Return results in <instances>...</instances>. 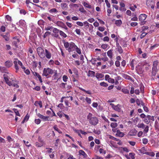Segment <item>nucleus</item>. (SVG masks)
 <instances>
[{
	"mask_svg": "<svg viewBox=\"0 0 159 159\" xmlns=\"http://www.w3.org/2000/svg\"><path fill=\"white\" fill-rule=\"evenodd\" d=\"M4 79L6 82V83L9 86H12L16 88H19V85L17 84V82L16 80H13L11 81L9 80L10 77H9L7 74H4L3 75Z\"/></svg>",
	"mask_w": 159,
	"mask_h": 159,
	"instance_id": "f257e3e1",
	"label": "nucleus"
},
{
	"mask_svg": "<svg viewBox=\"0 0 159 159\" xmlns=\"http://www.w3.org/2000/svg\"><path fill=\"white\" fill-rule=\"evenodd\" d=\"M87 119L89 123L91 125H95L98 122V118L90 113H89L87 116Z\"/></svg>",
	"mask_w": 159,
	"mask_h": 159,
	"instance_id": "f03ea898",
	"label": "nucleus"
},
{
	"mask_svg": "<svg viewBox=\"0 0 159 159\" xmlns=\"http://www.w3.org/2000/svg\"><path fill=\"white\" fill-rule=\"evenodd\" d=\"M63 43L65 47L69 52H70L75 50V48L76 47V45L74 43H69L64 41Z\"/></svg>",
	"mask_w": 159,
	"mask_h": 159,
	"instance_id": "7ed1b4c3",
	"label": "nucleus"
},
{
	"mask_svg": "<svg viewBox=\"0 0 159 159\" xmlns=\"http://www.w3.org/2000/svg\"><path fill=\"white\" fill-rule=\"evenodd\" d=\"M53 73V71L52 69L49 68H44L43 69L42 74L43 76H47L49 74H52Z\"/></svg>",
	"mask_w": 159,
	"mask_h": 159,
	"instance_id": "20e7f679",
	"label": "nucleus"
},
{
	"mask_svg": "<svg viewBox=\"0 0 159 159\" xmlns=\"http://www.w3.org/2000/svg\"><path fill=\"white\" fill-rule=\"evenodd\" d=\"M37 51L40 58L42 59L45 58L44 51L42 48H38L37 49Z\"/></svg>",
	"mask_w": 159,
	"mask_h": 159,
	"instance_id": "39448f33",
	"label": "nucleus"
},
{
	"mask_svg": "<svg viewBox=\"0 0 159 159\" xmlns=\"http://www.w3.org/2000/svg\"><path fill=\"white\" fill-rule=\"evenodd\" d=\"M110 105L111 106L112 108L115 111L118 112L121 111V106L120 104H118L116 105H115L114 104L111 103L110 104Z\"/></svg>",
	"mask_w": 159,
	"mask_h": 159,
	"instance_id": "423d86ee",
	"label": "nucleus"
},
{
	"mask_svg": "<svg viewBox=\"0 0 159 159\" xmlns=\"http://www.w3.org/2000/svg\"><path fill=\"white\" fill-rule=\"evenodd\" d=\"M146 4L148 8L151 7L152 9L154 8L155 2L152 0H147Z\"/></svg>",
	"mask_w": 159,
	"mask_h": 159,
	"instance_id": "0eeeda50",
	"label": "nucleus"
},
{
	"mask_svg": "<svg viewBox=\"0 0 159 159\" xmlns=\"http://www.w3.org/2000/svg\"><path fill=\"white\" fill-rule=\"evenodd\" d=\"M136 71L138 74H141L143 72V67L141 65H138L136 67Z\"/></svg>",
	"mask_w": 159,
	"mask_h": 159,
	"instance_id": "6e6552de",
	"label": "nucleus"
},
{
	"mask_svg": "<svg viewBox=\"0 0 159 159\" xmlns=\"http://www.w3.org/2000/svg\"><path fill=\"white\" fill-rule=\"evenodd\" d=\"M52 54L47 49L45 50V57L48 59H50L51 58Z\"/></svg>",
	"mask_w": 159,
	"mask_h": 159,
	"instance_id": "1a4fd4ad",
	"label": "nucleus"
},
{
	"mask_svg": "<svg viewBox=\"0 0 159 159\" xmlns=\"http://www.w3.org/2000/svg\"><path fill=\"white\" fill-rule=\"evenodd\" d=\"M147 17V16L145 14H141L139 16V20L141 23L143 22L145 20Z\"/></svg>",
	"mask_w": 159,
	"mask_h": 159,
	"instance_id": "9d476101",
	"label": "nucleus"
},
{
	"mask_svg": "<svg viewBox=\"0 0 159 159\" xmlns=\"http://www.w3.org/2000/svg\"><path fill=\"white\" fill-rule=\"evenodd\" d=\"M13 44L16 47H17V44L19 43L20 41L16 37L13 38Z\"/></svg>",
	"mask_w": 159,
	"mask_h": 159,
	"instance_id": "9b49d317",
	"label": "nucleus"
},
{
	"mask_svg": "<svg viewBox=\"0 0 159 159\" xmlns=\"http://www.w3.org/2000/svg\"><path fill=\"white\" fill-rule=\"evenodd\" d=\"M135 154L134 153L131 152L129 154V155H125V157L127 159H134L135 158L134 157Z\"/></svg>",
	"mask_w": 159,
	"mask_h": 159,
	"instance_id": "f8f14e48",
	"label": "nucleus"
},
{
	"mask_svg": "<svg viewBox=\"0 0 159 159\" xmlns=\"http://www.w3.org/2000/svg\"><path fill=\"white\" fill-rule=\"evenodd\" d=\"M5 65L7 68H8L12 66L13 63L11 61H7L5 62Z\"/></svg>",
	"mask_w": 159,
	"mask_h": 159,
	"instance_id": "ddd939ff",
	"label": "nucleus"
},
{
	"mask_svg": "<svg viewBox=\"0 0 159 159\" xmlns=\"http://www.w3.org/2000/svg\"><path fill=\"white\" fill-rule=\"evenodd\" d=\"M151 117V116L149 115L147 116L144 118V122L147 124H149L150 122V117Z\"/></svg>",
	"mask_w": 159,
	"mask_h": 159,
	"instance_id": "4468645a",
	"label": "nucleus"
},
{
	"mask_svg": "<svg viewBox=\"0 0 159 159\" xmlns=\"http://www.w3.org/2000/svg\"><path fill=\"white\" fill-rule=\"evenodd\" d=\"M113 49H111L110 50H109L107 52V55L111 59H112V58L113 57V53L112 51Z\"/></svg>",
	"mask_w": 159,
	"mask_h": 159,
	"instance_id": "2eb2a0df",
	"label": "nucleus"
},
{
	"mask_svg": "<svg viewBox=\"0 0 159 159\" xmlns=\"http://www.w3.org/2000/svg\"><path fill=\"white\" fill-rule=\"evenodd\" d=\"M116 47H117L116 49H117V51L120 54H121L123 53V50L121 48V47L120 45L119 44H117L116 45Z\"/></svg>",
	"mask_w": 159,
	"mask_h": 159,
	"instance_id": "dca6fc26",
	"label": "nucleus"
},
{
	"mask_svg": "<svg viewBox=\"0 0 159 159\" xmlns=\"http://www.w3.org/2000/svg\"><path fill=\"white\" fill-rule=\"evenodd\" d=\"M137 131L135 129L131 130L129 133V134L130 136H135L137 133Z\"/></svg>",
	"mask_w": 159,
	"mask_h": 159,
	"instance_id": "f3484780",
	"label": "nucleus"
},
{
	"mask_svg": "<svg viewBox=\"0 0 159 159\" xmlns=\"http://www.w3.org/2000/svg\"><path fill=\"white\" fill-rule=\"evenodd\" d=\"M104 76V75L101 73H97L95 76L97 79L98 80L102 78Z\"/></svg>",
	"mask_w": 159,
	"mask_h": 159,
	"instance_id": "a211bd4d",
	"label": "nucleus"
},
{
	"mask_svg": "<svg viewBox=\"0 0 159 159\" xmlns=\"http://www.w3.org/2000/svg\"><path fill=\"white\" fill-rule=\"evenodd\" d=\"M61 6L62 9L64 10H66L68 8L67 5L66 3H61Z\"/></svg>",
	"mask_w": 159,
	"mask_h": 159,
	"instance_id": "6ab92c4d",
	"label": "nucleus"
},
{
	"mask_svg": "<svg viewBox=\"0 0 159 159\" xmlns=\"http://www.w3.org/2000/svg\"><path fill=\"white\" fill-rule=\"evenodd\" d=\"M79 154L80 155H82L84 158H86L87 157V154L82 150H80L79 151Z\"/></svg>",
	"mask_w": 159,
	"mask_h": 159,
	"instance_id": "aec40b11",
	"label": "nucleus"
},
{
	"mask_svg": "<svg viewBox=\"0 0 159 159\" xmlns=\"http://www.w3.org/2000/svg\"><path fill=\"white\" fill-rule=\"evenodd\" d=\"M95 72L93 71L89 70L88 71V73L87 75L89 77H93L94 76Z\"/></svg>",
	"mask_w": 159,
	"mask_h": 159,
	"instance_id": "412c9836",
	"label": "nucleus"
},
{
	"mask_svg": "<svg viewBox=\"0 0 159 159\" xmlns=\"http://www.w3.org/2000/svg\"><path fill=\"white\" fill-rule=\"evenodd\" d=\"M13 63L14 64L16 70V72H17L19 70V67L18 66V63L16 59L14 61Z\"/></svg>",
	"mask_w": 159,
	"mask_h": 159,
	"instance_id": "4be33fe9",
	"label": "nucleus"
},
{
	"mask_svg": "<svg viewBox=\"0 0 159 159\" xmlns=\"http://www.w3.org/2000/svg\"><path fill=\"white\" fill-rule=\"evenodd\" d=\"M33 73L34 75L36 76L38 78L40 83H42L43 81L41 79V77L40 75L37 72H35L34 73V72Z\"/></svg>",
	"mask_w": 159,
	"mask_h": 159,
	"instance_id": "5701e85b",
	"label": "nucleus"
},
{
	"mask_svg": "<svg viewBox=\"0 0 159 159\" xmlns=\"http://www.w3.org/2000/svg\"><path fill=\"white\" fill-rule=\"evenodd\" d=\"M79 89L81 91H82L85 93H86L87 94H92V92L91 90H86L85 89L81 88H79Z\"/></svg>",
	"mask_w": 159,
	"mask_h": 159,
	"instance_id": "b1692460",
	"label": "nucleus"
},
{
	"mask_svg": "<svg viewBox=\"0 0 159 159\" xmlns=\"http://www.w3.org/2000/svg\"><path fill=\"white\" fill-rule=\"evenodd\" d=\"M118 136L120 137H123L124 135V134L122 132H120V131L118 130L117 131V133L116 134Z\"/></svg>",
	"mask_w": 159,
	"mask_h": 159,
	"instance_id": "393cba45",
	"label": "nucleus"
},
{
	"mask_svg": "<svg viewBox=\"0 0 159 159\" xmlns=\"http://www.w3.org/2000/svg\"><path fill=\"white\" fill-rule=\"evenodd\" d=\"M143 153L148 155H149L151 157H153L155 155V153L152 152H143Z\"/></svg>",
	"mask_w": 159,
	"mask_h": 159,
	"instance_id": "a878e982",
	"label": "nucleus"
},
{
	"mask_svg": "<svg viewBox=\"0 0 159 159\" xmlns=\"http://www.w3.org/2000/svg\"><path fill=\"white\" fill-rule=\"evenodd\" d=\"M120 43L122 46L123 47H125L126 46L127 44L126 42L122 39H121L120 40Z\"/></svg>",
	"mask_w": 159,
	"mask_h": 159,
	"instance_id": "bb28decb",
	"label": "nucleus"
},
{
	"mask_svg": "<svg viewBox=\"0 0 159 159\" xmlns=\"http://www.w3.org/2000/svg\"><path fill=\"white\" fill-rule=\"evenodd\" d=\"M122 22L121 20H116L115 21V24L117 26H120L122 24Z\"/></svg>",
	"mask_w": 159,
	"mask_h": 159,
	"instance_id": "cd10ccee",
	"label": "nucleus"
},
{
	"mask_svg": "<svg viewBox=\"0 0 159 159\" xmlns=\"http://www.w3.org/2000/svg\"><path fill=\"white\" fill-rule=\"evenodd\" d=\"M158 71L157 69L152 68V73L153 76H155Z\"/></svg>",
	"mask_w": 159,
	"mask_h": 159,
	"instance_id": "c85d7f7f",
	"label": "nucleus"
},
{
	"mask_svg": "<svg viewBox=\"0 0 159 159\" xmlns=\"http://www.w3.org/2000/svg\"><path fill=\"white\" fill-rule=\"evenodd\" d=\"M84 25L85 27H89L90 26L93 29V26L91 24H89V23L87 21H85L83 22Z\"/></svg>",
	"mask_w": 159,
	"mask_h": 159,
	"instance_id": "c756f323",
	"label": "nucleus"
},
{
	"mask_svg": "<svg viewBox=\"0 0 159 159\" xmlns=\"http://www.w3.org/2000/svg\"><path fill=\"white\" fill-rule=\"evenodd\" d=\"M17 61V63H18V65H20L21 66V67L24 70H25V68L23 65V64L19 60H18L17 59H16Z\"/></svg>",
	"mask_w": 159,
	"mask_h": 159,
	"instance_id": "7c9ffc66",
	"label": "nucleus"
},
{
	"mask_svg": "<svg viewBox=\"0 0 159 159\" xmlns=\"http://www.w3.org/2000/svg\"><path fill=\"white\" fill-rule=\"evenodd\" d=\"M3 38L5 39L7 41H8L9 40V37L10 36L9 34L8 33H7L6 34V35H3Z\"/></svg>",
	"mask_w": 159,
	"mask_h": 159,
	"instance_id": "2f4dec72",
	"label": "nucleus"
},
{
	"mask_svg": "<svg viewBox=\"0 0 159 159\" xmlns=\"http://www.w3.org/2000/svg\"><path fill=\"white\" fill-rule=\"evenodd\" d=\"M135 60L134 59H133L132 61L131 62L130 65L131 66V69L132 70H134V64L135 63Z\"/></svg>",
	"mask_w": 159,
	"mask_h": 159,
	"instance_id": "473e14b6",
	"label": "nucleus"
},
{
	"mask_svg": "<svg viewBox=\"0 0 159 159\" xmlns=\"http://www.w3.org/2000/svg\"><path fill=\"white\" fill-rule=\"evenodd\" d=\"M53 129L56 131H57L59 133H62V132L61 130H59L57 126L56 125L53 127Z\"/></svg>",
	"mask_w": 159,
	"mask_h": 159,
	"instance_id": "72a5a7b5",
	"label": "nucleus"
},
{
	"mask_svg": "<svg viewBox=\"0 0 159 159\" xmlns=\"http://www.w3.org/2000/svg\"><path fill=\"white\" fill-rule=\"evenodd\" d=\"M158 62L157 61H154L153 64V67L152 68L157 69V66Z\"/></svg>",
	"mask_w": 159,
	"mask_h": 159,
	"instance_id": "f704fd0d",
	"label": "nucleus"
},
{
	"mask_svg": "<svg viewBox=\"0 0 159 159\" xmlns=\"http://www.w3.org/2000/svg\"><path fill=\"white\" fill-rule=\"evenodd\" d=\"M83 5L85 7L88 8H91V6L90 5H89V4L88 3L86 2H84L83 3Z\"/></svg>",
	"mask_w": 159,
	"mask_h": 159,
	"instance_id": "c9c22d12",
	"label": "nucleus"
},
{
	"mask_svg": "<svg viewBox=\"0 0 159 159\" xmlns=\"http://www.w3.org/2000/svg\"><path fill=\"white\" fill-rule=\"evenodd\" d=\"M59 33H60V35L61 36L63 37L64 38H66L67 36L66 34H65L61 30H60L59 31Z\"/></svg>",
	"mask_w": 159,
	"mask_h": 159,
	"instance_id": "e433bc0d",
	"label": "nucleus"
},
{
	"mask_svg": "<svg viewBox=\"0 0 159 159\" xmlns=\"http://www.w3.org/2000/svg\"><path fill=\"white\" fill-rule=\"evenodd\" d=\"M49 12L50 13H57V11L56 9L53 8L49 10Z\"/></svg>",
	"mask_w": 159,
	"mask_h": 159,
	"instance_id": "4c0bfd02",
	"label": "nucleus"
},
{
	"mask_svg": "<svg viewBox=\"0 0 159 159\" xmlns=\"http://www.w3.org/2000/svg\"><path fill=\"white\" fill-rule=\"evenodd\" d=\"M75 50H76V52L79 54H81V51L80 49L79 48L76 46V47L75 48Z\"/></svg>",
	"mask_w": 159,
	"mask_h": 159,
	"instance_id": "58836bf2",
	"label": "nucleus"
},
{
	"mask_svg": "<svg viewBox=\"0 0 159 159\" xmlns=\"http://www.w3.org/2000/svg\"><path fill=\"white\" fill-rule=\"evenodd\" d=\"M38 104L39 106L40 107V108H41L42 107V103L41 101H39L38 102L37 101H36L35 102V105H36V104Z\"/></svg>",
	"mask_w": 159,
	"mask_h": 159,
	"instance_id": "ea45409f",
	"label": "nucleus"
},
{
	"mask_svg": "<svg viewBox=\"0 0 159 159\" xmlns=\"http://www.w3.org/2000/svg\"><path fill=\"white\" fill-rule=\"evenodd\" d=\"M117 126V124L116 123H112L111 124V126L112 128H115Z\"/></svg>",
	"mask_w": 159,
	"mask_h": 159,
	"instance_id": "a19ab883",
	"label": "nucleus"
},
{
	"mask_svg": "<svg viewBox=\"0 0 159 159\" xmlns=\"http://www.w3.org/2000/svg\"><path fill=\"white\" fill-rule=\"evenodd\" d=\"M35 146L37 147H41L43 146L42 144H41L39 142H37L35 143Z\"/></svg>",
	"mask_w": 159,
	"mask_h": 159,
	"instance_id": "79ce46f5",
	"label": "nucleus"
},
{
	"mask_svg": "<svg viewBox=\"0 0 159 159\" xmlns=\"http://www.w3.org/2000/svg\"><path fill=\"white\" fill-rule=\"evenodd\" d=\"M100 85L101 86L106 87L108 86V84H107V83L105 82H101L100 84Z\"/></svg>",
	"mask_w": 159,
	"mask_h": 159,
	"instance_id": "37998d69",
	"label": "nucleus"
},
{
	"mask_svg": "<svg viewBox=\"0 0 159 159\" xmlns=\"http://www.w3.org/2000/svg\"><path fill=\"white\" fill-rule=\"evenodd\" d=\"M60 31V30L58 29H57V28H53V29L52 31H53V33H54L55 34H57L59 32V31Z\"/></svg>",
	"mask_w": 159,
	"mask_h": 159,
	"instance_id": "c03bdc74",
	"label": "nucleus"
},
{
	"mask_svg": "<svg viewBox=\"0 0 159 159\" xmlns=\"http://www.w3.org/2000/svg\"><path fill=\"white\" fill-rule=\"evenodd\" d=\"M13 110L14 111L16 115L18 116H20V113L16 109L14 108L13 109Z\"/></svg>",
	"mask_w": 159,
	"mask_h": 159,
	"instance_id": "a18cd8bd",
	"label": "nucleus"
},
{
	"mask_svg": "<svg viewBox=\"0 0 159 159\" xmlns=\"http://www.w3.org/2000/svg\"><path fill=\"white\" fill-rule=\"evenodd\" d=\"M85 100L89 104H91V100L90 98L86 97L85 98Z\"/></svg>",
	"mask_w": 159,
	"mask_h": 159,
	"instance_id": "49530a36",
	"label": "nucleus"
},
{
	"mask_svg": "<svg viewBox=\"0 0 159 159\" xmlns=\"http://www.w3.org/2000/svg\"><path fill=\"white\" fill-rule=\"evenodd\" d=\"M145 126V125L143 123H141L140 124H139L138 125V127L139 128H144Z\"/></svg>",
	"mask_w": 159,
	"mask_h": 159,
	"instance_id": "de8ad7c7",
	"label": "nucleus"
},
{
	"mask_svg": "<svg viewBox=\"0 0 159 159\" xmlns=\"http://www.w3.org/2000/svg\"><path fill=\"white\" fill-rule=\"evenodd\" d=\"M142 141L143 143L144 144H147L148 141V139L146 138L143 139H142Z\"/></svg>",
	"mask_w": 159,
	"mask_h": 159,
	"instance_id": "09e8293b",
	"label": "nucleus"
},
{
	"mask_svg": "<svg viewBox=\"0 0 159 159\" xmlns=\"http://www.w3.org/2000/svg\"><path fill=\"white\" fill-rule=\"evenodd\" d=\"M62 78L63 81L65 82H66L68 79L67 76L66 75H64L63 76Z\"/></svg>",
	"mask_w": 159,
	"mask_h": 159,
	"instance_id": "8fccbe9b",
	"label": "nucleus"
},
{
	"mask_svg": "<svg viewBox=\"0 0 159 159\" xmlns=\"http://www.w3.org/2000/svg\"><path fill=\"white\" fill-rule=\"evenodd\" d=\"M76 24L77 25L80 26H82L84 25L83 23L80 21L76 22Z\"/></svg>",
	"mask_w": 159,
	"mask_h": 159,
	"instance_id": "3c124183",
	"label": "nucleus"
},
{
	"mask_svg": "<svg viewBox=\"0 0 159 159\" xmlns=\"http://www.w3.org/2000/svg\"><path fill=\"white\" fill-rule=\"evenodd\" d=\"M103 40L104 42H108L109 40V38L107 36H105L103 38Z\"/></svg>",
	"mask_w": 159,
	"mask_h": 159,
	"instance_id": "603ef678",
	"label": "nucleus"
},
{
	"mask_svg": "<svg viewBox=\"0 0 159 159\" xmlns=\"http://www.w3.org/2000/svg\"><path fill=\"white\" fill-rule=\"evenodd\" d=\"M51 34V32L49 31H47L43 35L44 38H45L48 35H50Z\"/></svg>",
	"mask_w": 159,
	"mask_h": 159,
	"instance_id": "864d4df0",
	"label": "nucleus"
},
{
	"mask_svg": "<svg viewBox=\"0 0 159 159\" xmlns=\"http://www.w3.org/2000/svg\"><path fill=\"white\" fill-rule=\"evenodd\" d=\"M122 92L125 94L128 93L129 91L126 89H122Z\"/></svg>",
	"mask_w": 159,
	"mask_h": 159,
	"instance_id": "5fc2aeb1",
	"label": "nucleus"
},
{
	"mask_svg": "<svg viewBox=\"0 0 159 159\" xmlns=\"http://www.w3.org/2000/svg\"><path fill=\"white\" fill-rule=\"evenodd\" d=\"M75 31L77 34L79 35H81L80 30V29H76Z\"/></svg>",
	"mask_w": 159,
	"mask_h": 159,
	"instance_id": "6e6d98bb",
	"label": "nucleus"
},
{
	"mask_svg": "<svg viewBox=\"0 0 159 159\" xmlns=\"http://www.w3.org/2000/svg\"><path fill=\"white\" fill-rule=\"evenodd\" d=\"M149 127L148 126H146L145 128L143 130V132L145 133H147L148 131Z\"/></svg>",
	"mask_w": 159,
	"mask_h": 159,
	"instance_id": "4d7b16f0",
	"label": "nucleus"
},
{
	"mask_svg": "<svg viewBox=\"0 0 159 159\" xmlns=\"http://www.w3.org/2000/svg\"><path fill=\"white\" fill-rule=\"evenodd\" d=\"M119 36H116L114 39L115 41L116 42V45L117 44H119L118 42V40L119 39Z\"/></svg>",
	"mask_w": 159,
	"mask_h": 159,
	"instance_id": "13d9d810",
	"label": "nucleus"
},
{
	"mask_svg": "<svg viewBox=\"0 0 159 159\" xmlns=\"http://www.w3.org/2000/svg\"><path fill=\"white\" fill-rule=\"evenodd\" d=\"M108 82L109 83H113L115 82L114 80L112 78H110L108 79Z\"/></svg>",
	"mask_w": 159,
	"mask_h": 159,
	"instance_id": "bf43d9fd",
	"label": "nucleus"
},
{
	"mask_svg": "<svg viewBox=\"0 0 159 159\" xmlns=\"http://www.w3.org/2000/svg\"><path fill=\"white\" fill-rule=\"evenodd\" d=\"M35 123L36 124H39L40 122H41V120H40L39 119H36L35 120Z\"/></svg>",
	"mask_w": 159,
	"mask_h": 159,
	"instance_id": "052dcab7",
	"label": "nucleus"
},
{
	"mask_svg": "<svg viewBox=\"0 0 159 159\" xmlns=\"http://www.w3.org/2000/svg\"><path fill=\"white\" fill-rule=\"evenodd\" d=\"M115 64L116 66L117 67H119L120 65V62L118 61H116Z\"/></svg>",
	"mask_w": 159,
	"mask_h": 159,
	"instance_id": "680f3d73",
	"label": "nucleus"
},
{
	"mask_svg": "<svg viewBox=\"0 0 159 159\" xmlns=\"http://www.w3.org/2000/svg\"><path fill=\"white\" fill-rule=\"evenodd\" d=\"M96 34L100 37H102L103 36V35L99 31H97V32Z\"/></svg>",
	"mask_w": 159,
	"mask_h": 159,
	"instance_id": "e2e57ef3",
	"label": "nucleus"
},
{
	"mask_svg": "<svg viewBox=\"0 0 159 159\" xmlns=\"http://www.w3.org/2000/svg\"><path fill=\"white\" fill-rule=\"evenodd\" d=\"M98 29V30L102 32L104 30L105 28L102 27H99Z\"/></svg>",
	"mask_w": 159,
	"mask_h": 159,
	"instance_id": "0e129e2a",
	"label": "nucleus"
},
{
	"mask_svg": "<svg viewBox=\"0 0 159 159\" xmlns=\"http://www.w3.org/2000/svg\"><path fill=\"white\" fill-rule=\"evenodd\" d=\"M99 151L100 153H103L105 154L106 153V151L104 150H103L102 148H100L99 150Z\"/></svg>",
	"mask_w": 159,
	"mask_h": 159,
	"instance_id": "69168bd1",
	"label": "nucleus"
},
{
	"mask_svg": "<svg viewBox=\"0 0 159 159\" xmlns=\"http://www.w3.org/2000/svg\"><path fill=\"white\" fill-rule=\"evenodd\" d=\"M108 45L106 44H103L101 45V47L104 49H106L107 48Z\"/></svg>",
	"mask_w": 159,
	"mask_h": 159,
	"instance_id": "338daca9",
	"label": "nucleus"
},
{
	"mask_svg": "<svg viewBox=\"0 0 159 159\" xmlns=\"http://www.w3.org/2000/svg\"><path fill=\"white\" fill-rule=\"evenodd\" d=\"M120 148L123 151H125L126 152H129L128 149L126 148L121 147Z\"/></svg>",
	"mask_w": 159,
	"mask_h": 159,
	"instance_id": "774afa93",
	"label": "nucleus"
}]
</instances>
